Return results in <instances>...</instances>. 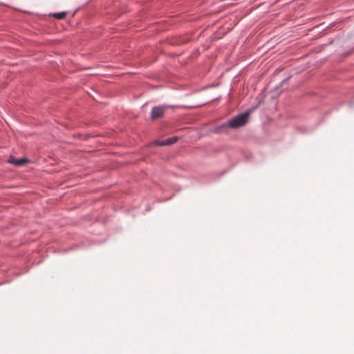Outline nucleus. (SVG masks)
<instances>
[{
	"label": "nucleus",
	"mask_w": 354,
	"mask_h": 354,
	"mask_svg": "<svg viewBox=\"0 0 354 354\" xmlns=\"http://www.w3.org/2000/svg\"><path fill=\"white\" fill-rule=\"evenodd\" d=\"M53 16L57 19H63L66 17V12H57V13L53 14Z\"/></svg>",
	"instance_id": "5"
},
{
	"label": "nucleus",
	"mask_w": 354,
	"mask_h": 354,
	"mask_svg": "<svg viewBox=\"0 0 354 354\" xmlns=\"http://www.w3.org/2000/svg\"><path fill=\"white\" fill-rule=\"evenodd\" d=\"M27 159L26 158H21V159H15V158H10L9 160V162L12 163L16 166H21L24 165L27 162Z\"/></svg>",
	"instance_id": "4"
},
{
	"label": "nucleus",
	"mask_w": 354,
	"mask_h": 354,
	"mask_svg": "<svg viewBox=\"0 0 354 354\" xmlns=\"http://www.w3.org/2000/svg\"><path fill=\"white\" fill-rule=\"evenodd\" d=\"M250 113L246 112L240 114L216 129L217 132H222L227 128L236 129L244 126L248 121Z\"/></svg>",
	"instance_id": "1"
},
{
	"label": "nucleus",
	"mask_w": 354,
	"mask_h": 354,
	"mask_svg": "<svg viewBox=\"0 0 354 354\" xmlns=\"http://www.w3.org/2000/svg\"><path fill=\"white\" fill-rule=\"evenodd\" d=\"M176 140H177L176 137H172V138L166 139L165 140H163V141H156V145H160V146L169 145L174 143Z\"/></svg>",
	"instance_id": "3"
},
{
	"label": "nucleus",
	"mask_w": 354,
	"mask_h": 354,
	"mask_svg": "<svg viewBox=\"0 0 354 354\" xmlns=\"http://www.w3.org/2000/svg\"><path fill=\"white\" fill-rule=\"evenodd\" d=\"M166 107L156 106L153 107L151 112V117L153 120L160 118L163 116Z\"/></svg>",
	"instance_id": "2"
}]
</instances>
